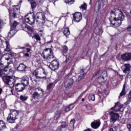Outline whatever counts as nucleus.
Wrapping results in <instances>:
<instances>
[{
    "label": "nucleus",
    "mask_w": 131,
    "mask_h": 131,
    "mask_svg": "<svg viewBox=\"0 0 131 131\" xmlns=\"http://www.w3.org/2000/svg\"><path fill=\"white\" fill-rule=\"evenodd\" d=\"M54 52L51 48H47L42 52L41 56L47 63H51L52 61L55 60V56H54Z\"/></svg>",
    "instance_id": "4"
},
{
    "label": "nucleus",
    "mask_w": 131,
    "mask_h": 131,
    "mask_svg": "<svg viewBox=\"0 0 131 131\" xmlns=\"http://www.w3.org/2000/svg\"><path fill=\"white\" fill-rule=\"evenodd\" d=\"M10 32H11V34L14 36V35H15L16 33H17V31L14 29H13L11 28Z\"/></svg>",
    "instance_id": "43"
},
{
    "label": "nucleus",
    "mask_w": 131,
    "mask_h": 131,
    "mask_svg": "<svg viewBox=\"0 0 131 131\" xmlns=\"http://www.w3.org/2000/svg\"><path fill=\"white\" fill-rule=\"evenodd\" d=\"M64 2L68 5H72L74 3V0H65Z\"/></svg>",
    "instance_id": "44"
},
{
    "label": "nucleus",
    "mask_w": 131,
    "mask_h": 131,
    "mask_svg": "<svg viewBox=\"0 0 131 131\" xmlns=\"http://www.w3.org/2000/svg\"><path fill=\"white\" fill-rule=\"evenodd\" d=\"M59 66H60V63L56 59H53V60L50 62V64L49 65V68L55 71V70H58L59 69Z\"/></svg>",
    "instance_id": "9"
},
{
    "label": "nucleus",
    "mask_w": 131,
    "mask_h": 131,
    "mask_svg": "<svg viewBox=\"0 0 131 131\" xmlns=\"http://www.w3.org/2000/svg\"><path fill=\"white\" fill-rule=\"evenodd\" d=\"M6 128H7L6 123H4V121L0 120V131H5Z\"/></svg>",
    "instance_id": "25"
},
{
    "label": "nucleus",
    "mask_w": 131,
    "mask_h": 131,
    "mask_svg": "<svg viewBox=\"0 0 131 131\" xmlns=\"http://www.w3.org/2000/svg\"><path fill=\"white\" fill-rule=\"evenodd\" d=\"M25 21L26 23L30 24V25H33L35 22V16H34V14H32L29 17H26L25 18Z\"/></svg>",
    "instance_id": "13"
},
{
    "label": "nucleus",
    "mask_w": 131,
    "mask_h": 131,
    "mask_svg": "<svg viewBox=\"0 0 131 131\" xmlns=\"http://www.w3.org/2000/svg\"><path fill=\"white\" fill-rule=\"evenodd\" d=\"M52 42H53V40H50V41H47V43H52Z\"/></svg>",
    "instance_id": "58"
},
{
    "label": "nucleus",
    "mask_w": 131,
    "mask_h": 131,
    "mask_svg": "<svg viewBox=\"0 0 131 131\" xmlns=\"http://www.w3.org/2000/svg\"><path fill=\"white\" fill-rule=\"evenodd\" d=\"M26 48H28L26 49L27 53H29V52H30V51H31V46L30 45H29V44L27 43L26 45Z\"/></svg>",
    "instance_id": "39"
},
{
    "label": "nucleus",
    "mask_w": 131,
    "mask_h": 131,
    "mask_svg": "<svg viewBox=\"0 0 131 131\" xmlns=\"http://www.w3.org/2000/svg\"><path fill=\"white\" fill-rule=\"evenodd\" d=\"M85 131H91V129H90V128H89V129L85 130Z\"/></svg>",
    "instance_id": "64"
},
{
    "label": "nucleus",
    "mask_w": 131,
    "mask_h": 131,
    "mask_svg": "<svg viewBox=\"0 0 131 131\" xmlns=\"http://www.w3.org/2000/svg\"><path fill=\"white\" fill-rule=\"evenodd\" d=\"M79 72L80 73H81V74H82L83 73H85V74H86V73H85V69H80Z\"/></svg>",
    "instance_id": "47"
},
{
    "label": "nucleus",
    "mask_w": 131,
    "mask_h": 131,
    "mask_svg": "<svg viewBox=\"0 0 131 131\" xmlns=\"http://www.w3.org/2000/svg\"><path fill=\"white\" fill-rule=\"evenodd\" d=\"M111 84L110 85L109 82L107 83V86H113V88H116L118 83L117 82V79L116 78H113L111 81Z\"/></svg>",
    "instance_id": "20"
},
{
    "label": "nucleus",
    "mask_w": 131,
    "mask_h": 131,
    "mask_svg": "<svg viewBox=\"0 0 131 131\" xmlns=\"http://www.w3.org/2000/svg\"><path fill=\"white\" fill-rule=\"evenodd\" d=\"M74 82V79L68 77L65 79L64 81V88L66 89H71Z\"/></svg>",
    "instance_id": "7"
},
{
    "label": "nucleus",
    "mask_w": 131,
    "mask_h": 131,
    "mask_svg": "<svg viewBox=\"0 0 131 131\" xmlns=\"http://www.w3.org/2000/svg\"><path fill=\"white\" fill-rule=\"evenodd\" d=\"M41 69L42 70V73L43 74V76H37L38 75V74L36 72H34L33 75H35L37 79H43L44 80H46V79H47V75H48V72H47V71H46V70H45V69H43V68H41Z\"/></svg>",
    "instance_id": "10"
},
{
    "label": "nucleus",
    "mask_w": 131,
    "mask_h": 131,
    "mask_svg": "<svg viewBox=\"0 0 131 131\" xmlns=\"http://www.w3.org/2000/svg\"><path fill=\"white\" fill-rule=\"evenodd\" d=\"M7 120L9 123H15L16 121V120L10 115H8Z\"/></svg>",
    "instance_id": "29"
},
{
    "label": "nucleus",
    "mask_w": 131,
    "mask_h": 131,
    "mask_svg": "<svg viewBox=\"0 0 131 131\" xmlns=\"http://www.w3.org/2000/svg\"><path fill=\"white\" fill-rule=\"evenodd\" d=\"M26 68H27V67L25 66L24 63H21L19 64V65L18 66L17 69L18 71H20L21 72H23L26 70Z\"/></svg>",
    "instance_id": "23"
},
{
    "label": "nucleus",
    "mask_w": 131,
    "mask_h": 131,
    "mask_svg": "<svg viewBox=\"0 0 131 131\" xmlns=\"http://www.w3.org/2000/svg\"><path fill=\"white\" fill-rule=\"evenodd\" d=\"M74 123H75V120H71L70 123V126H71V127H73V128H74Z\"/></svg>",
    "instance_id": "40"
},
{
    "label": "nucleus",
    "mask_w": 131,
    "mask_h": 131,
    "mask_svg": "<svg viewBox=\"0 0 131 131\" xmlns=\"http://www.w3.org/2000/svg\"><path fill=\"white\" fill-rule=\"evenodd\" d=\"M6 48L5 49V51L9 52L10 51V43L8 42V41H6Z\"/></svg>",
    "instance_id": "37"
},
{
    "label": "nucleus",
    "mask_w": 131,
    "mask_h": 131,
    "mask_svg": "<svg viewBox=\"0 0 131 131\" xmlns=\"http://www.w3.org/2000/svg\"><path fill=\"white\" fill-rule=\"evenodd\" d=\"M0 77H2L4 82L8 84L10 89L14 88V85L16 83V78L10 76H5V70L4 69H0Z\"/></svg>",
    "instance_id": "2"
},
{
    "label": "nucleus",
    "mask_w": 131,
    "mask_h": 131,
    "mask_svg": "<svg viewBox=\"0 0 131 131\" xmlns=\"http://www.w3.org/2000/svg\"><path fill=\"white\" fill-rule=\"evenodd\" d=\"M83 17L85 18V19H88V15L84 13Z\"/></svg>",
    "instance_id": "53"
},
{
    "label": "nucleus",
    "mask_w": 131,
    "mask_h": 131,
    "mask_svg": "<svg viewBox=\"0 0 131 131\" xmlns=\"http://www.w3.org/2000/svg\"><path fill=\"white\" fill-rule=\"evenodd\" d=\"M94 76H98L97 80L99 83L105 82V81H106L107 79H108V74H107V72L106 71L103 72L100 76L99 72L97 71L95 73Z\"/></svg>",
    "instance_id": "6"
},
{
    "label": "nucleus",
    "mask_w": 131,
    "mask_h": 131,
    "mask_svg": "<svg viewBox=\"0 0 131 131\" xmlns=\"http://www.w3.org/2000/svg\"><path fill=\"white\" fill-rule=\"evenodd\" d=\"M4 58L7 61V64H12L13 60H12V55L7 53L4 55Z\"/></svg>",
    "instance_id": "19"
},
{
    "label": "nucleus",
    "mask_w": 131,
    "mask_h": 131,
    "mask_svg": "<svg viewBox=\"0 0 131 131\" xmlns=\"http://www.w3.org/2000/svg\"><path fill=\"white\" fill-rule=\"evenodd\" d=\"M13 21L10 23V26H11V29H15L16 27L18 25V22L17 21L14 20L13 23H12Z\"/></svg>",
    "instance_id": "31"
},
{
    "label": "nucleus",
    "mask_w": 131,
    "mask_h": 131,
    "mask_svg": "<svg viewBox=\"0 0 131 131\" xmlns=\"http://www.w3.org/2000/svg\"><path fill=\"white\" fill-rule=\"evenodd\" d=\"M18 49H21L22 50H24V49H25V47H18Z\"/></svg>",
    "instance_id": "62"
},
{
    "label": "nucleus",
    "mask_w": 131,
    "mask_h": 131,
    "mask_svg": "<svg viewBox=\"0 0 131 131\" xmlns=\"http://www.w3.org/2000/svg\"><path fill=\"white\" fill-rule=\"evenodd\" d=\"M63 34L66 36V37H69L70 35V31L69 30V28H66L63 31Z\"/></svg>",
    "instance_id": "30"
},
{
    "label": "nucleus",
    "mask_w": 131,
    "mask_h": 131,
    "mask_svg": "<svg viewBox=\"0 0 131 131\" xmlns=\"http://www.w3.org/2000/svg\"><path fill=\"white\" fill-rule=\"evenodd\" d=\"M60 116H61V112L60 111L56 112L55 114V119L56 120L59 119V118H60Z\"/></svg>",
    "instance_id": "36"
},
{
    "label": "nucleus",
    "mask_w": 131,
    "mask_h": 131,
    "mask_svg": "<svg viewBox=\"0 0 131 131\" xmlns=\"http://www.w3.org/2000/svg\"><path fill=\"white\" fill-rule=\"evenodd\" d=\"M69 108H70V109L71 110H72V109H73V108H74V103L71 104L69 106Z\"/></svg>",
    "instance_id": "48"
},
{
    "label": "nucleus",
    "mask_w": 131,
    "mask_h": 131,
    "mask_svg": "<svg viewBox=\"0 0 131 131\" xmlns=\"http://www.w3.org/2000/svg\"><path fill=\"white\" fill-rule=\"evenodd\" d=\"M28 53L29 52L24 53V57H29V54H28Z\"/></svg>",
    "instance_id": "50"
},
{
    "label": "nucleus",
    "mask_w": 131,
    "mask_h": 131,
    "mask_svg": "<svg viewBox=\"0 0 131 131\" xmlns=\"http://www.w3.org/2000/svg\"><path fill=\"white\" fill-rule=\"evenodd\" d=\"M10 116L12 117L15 120L18 118L19 115V112L16 110H11L10 113L9 114Z\"/></svg>",
    "instance_id": "17"
},
{
    "label": "nucleus",
    "mask_w": 131,
    "mask_h": 131,
    "mask_svg": "<svg viewBox=\"0 0 131 131\" xmlns=\"http://www.w3.org/2000/svg\"><path fill=\"white\" fill-rule=\"evenodd\" d=\"M59 126L61 127V128H67V126H68V123L66 122V121L62 122L61 126Z\"/></svg>",
    "instance_id": "34"
},
{
    "label": "nucleus",
    "mask_w": 131,
    "mask_h": 131,
    "mask_svg": "<svg viewBox=\"0 0 131 131\" xmlns=\"http://www.w3.org/2000/svg\"><path fill=\"white\" fill-rule=\"evenodd\" d=\"M62 53H63V54H67L68 52V47L66 45H64L62 46Z\"/></svg>",
    "instance_id": "35"
},
{
    "label": "nucleus",
    "mask_w": 131,
    "mask_h": 131,
    "mask_svg": "<svg viewBox=\"0 0 131 131\" xmlns=\"http://www.w3.org/2000/svg\"><path fill=\"white\" fill-rule=\"evenodd\" d=\"M114 128L115 129L116 131L117 130V127H114Z\"/></svg>",
    "instance_id": "63"
},
{
    "label": "nucleus",
    "mask_w": 131,
    "mask_h": 131,
    "mask_svg": "<svg viewBox=\"0 0 131 131\" xmlns=\"http://www.w3.org/2000/svg\"><path fill=\"white\" fill-rule=\"evenodd\" d=\"M88 8V5L85 3H84L83 4L81 5L80 7V9H82V10L85 11L86 10V8Z\"/></svg>",
    "instance_id": "38"
},
{
    "label": "nucleus",
    "mask_w": 131,
    "mask_h": 131,
    "mask_svg": "<svg viewBox=\"0 0 131 131\" xmlns=\"http://www.w3.org/2000/svg\"><path fill=\"white\" fill-rule=\"evenodd\" d=\"M53 85H54V83H50L47 86V90H51L53 88Z\"/></svg>",
    "instance_id": "45"
},
{
    "label": "nucleus",
    "mask_w": 131,
    "mask_h": 131,
    "mask_svg": "<svg viewBox=\"0 0 131 131\" xmlns=\"http://www.w3.org/2000/svg\"><path fill=\"white\" fill-rule=\"evenodd\" d=\"M32 98L33 100H36L37 103L39 102V99H40V95L37 93H36L35 91L34 92L33 94L32 95Z\"/></svg>",
    "instance_id": "24"
},
{
    "label": "nucleus",
    "mask_w": 131,
    "mask_h": 131,
    "mask_svg": "<svg viewBox=\"0 0 131 131\" xmlns=\"http://www.w3.org/2000/svg\"><path fill=\"white\" fill-rule=\"evenodd\" d=\"M33 36L35 39L37 40V41L39 40V41H40V37L39 35H38V34H34Z\"/></svg>",
    "instance_id": "41"
},
{
    "label": "nucleus",
    "mask_w": 131,
    "mask_h": 131,
    "mask_svg": "<svg viewBox=\"0 0 131 131\" xmlns=\"http://www.w3.org/2000/svg\"><path fill=\"white\" fill-rule=\"evenodd\" d=\"M124 68L123 70V72L125 73L124 76H126V78H128L130 76V64L129 63H124Z\"/></svg>",
    "instance_id": "8"
},
{
    "label": "nucleus",
    "mask_w": 131,
    "mask_h": 131,
    "mask_svg": "<svg viewBox=\"0 0 131 131\" xmlns=\"http://www.w3.org/2000/svg\"><path fill=\"white\" fill-rule=\"evenodd\" d=\"M34 91L35 93L39 94L40 96V95H41V94H42V95H43V93H45V91H43L42 89H41V88H36L35 89Z\"/></svg>",
    "instance_id": "28"
},
{
    "label": "nucleus",
    "mask_w": 131,
    "mask_h": 131,
    "mask_svg": "<svg viewBox=\"0 0 131 131\" xmlns=\"http://www.w3.org/2000/svg\"><path fill=\"white\" fill-rule=\"evenodd\" d=\"M109 131H115L114 129H113V128H110Z\"/></svg>",
    "instance_id": "60"
},
{
    "label": "nucleus",
    "mask_w": 131,
    "mask_h": 131,
    "mask_svg": "<svg viewBox=\"0 0 131 131\" xmlns=\"http://www.w3.org/2000/svg\"><path fill=\"white\" fill-rule=\"evenodd\" d=\"M69 58H67L66 60V63H68V62H69Z\"/></svg>",
    "instance_id": "56"
},
{
    "label": "nucleus",
    "mask_w": 131,
    "mask_h": 131,
    "mask_svg": "<svg viewBox=\"0 0 131 131\" xmlns=\"http://www.w3.org/2000/svg\"><path fill=\"white\" fill-rule=\"evenodd\" d=\"M21 83L23 84V85H24V86L26 88V86H28L29 85V78L28 77H26L24 78L21 81Z\"/></svg>",
    "instance_id": "22"
},
{
    "label": "nucleus",
    "mask_w": 131,
    "mask_h": 131,
    "mask_svg": "<svg viewBox=\"0 0 131 131\" xmlns=\"http://www.w3.org/2000/svg\"><path fill=\"white\" fill-rule=\"evenodd\" d=\"M3 45V41L2 40V39L0 38V47Z\"/></svg>",
    "instance_id": "55"
},
{
    "label": "nucleus",
    "mask_w": 131,
    "mask_h": 131,
    "mask_svg": "<svg viewBox=\"0 0 131 131\" xmlns=\"http://www.w3.org/2000/svg\"><path fill=\"white\" fill-rule=\"evenodd\" d=\"M125 87L126 86H125V82L123 86L122 90L120 93V95L119 96V99H120L121 97H122L123 96H125V95L126 94V93L125 92Z\"/></svg>",
    "instance_id": "27"
},
{
    "label": "nucleus",
    "mask_w": 131,
    "mask_h": 131,
    "mask_svg": "<svg viewBox=\"0 0 131 131\" xmlns=\"http://www.w3.org/2000/svg\"><path fill=\"white\" fill-rule=\"evenodd\" d=\"M25 28L28 29V30H29V31H30V32H33V29L31 27H29V26L28 25H26Z\"/></svg>",
    "instance_id": "42"
},
{
    "label": "nucleus",
    "mask_w": 131,
    "mask_h": 131,
    "mask_svg": "<svg viewBox=\"0 0 131 131\" xmlns=\"http://www.w3.org/2000/svg\"><path fill=\"white\" fill-rule=\"evenodd\" d=\"M14 86H15L16 92L19 93H20V92H23V91L25 90V86L21 83H17L16 84H15L14 83Z\"/></svg>",
    "instance_id": "14"
},
{
    "label": "nucleus",
    "mask_w": 131,
    "mask_h": 131,
    "mask_svg": "<svg viewBox=\"0 0 131 131\" xmlns=\"http://www.w3.org/2000/svg\"><path fill=\"white\" fill-rule=\"evenodd\" d=\"M119 77L120 78V79H121V80H123V75L119 74Z\"/></svg>",
    "instance_id": "52"
},
{
    "label": "nucleus",
    "mask_w": 131,
    "mask_h": 131,
    "mask_svg": "<svg viewBox=\"0 0 131 131\" xmlns=\"http://www.w3.org/2000/svg\"><path fill=\"white\" fill-rule=\"evenodd\" d=\"M124 18V14L119 9H114L111 11L110 21L113 26L116 27L120 26Z\"/></svg>",
    "instance_id": "1"
},
{
    "label": "nucleus",
    "mask_w": 131,
    "mask_h": 131,
    "mask_svg": "<svg viewBox=\"0 0 131 131\" xmlns=\"http://www.w3.org/2000/svg\"><path fill=\"white\" fill-rule=\"evenodd\" d=\"M127 128H128L129 130H131V124H127Z\"/></svg>",
    "instance_id": "49"
},
{
    "label": "nucleus",
    "mask_w": 131,
    "mask_h": 131,
    "mask_svg": "<svg viewBox=\"0 0 131 131\" xmlns=\"http://www.w3.org/2000/svg\"><path fill=\"white\" fill-rule=\"evenodd\" d=\"M110 115L111 116V121L114 123L116 120L119 119V115L118 113H116L114 112H110Z\"/></svg>",
    "instance_id": "11"
},
{
    "label": "nucleus",
    "mask_w": 131,
    "mask_h": 131,
    "mask_svg": "<svg viewBox=\"0 0 131 131\" xmlns=\"http://www.w3.org/2000/svg\"><path fill=\"white\" fill-rule=\"evenodd\" d=\"M36 18H37L36 19L37 24H42V25L47 27H51L52 23L51 21L48 20L43 12H37L36 14Z\"/></svg>",
    "instance_id": "3"
},
{
    "label": "nucleus",
    "mask_w": 131,
    "mask_h": 131,
    "mask_svg": "<svg viewBox=\"0 0 131 131\" xmlns=\"http://www.w3.org/2000/svg\"><path fill=\"white\" fill-rule=\"evenodd\" d=\"M101 125V122L100 121H96V122H92L91 124V127L94 129H97Z\"/></svg>",
    "instance_id": "21"
},
{
    "label": "nucleus",
    "mask_w": 131,
    "mask_h": 131,
    "mask_svg": "<svg viewBox=\"0 0 131 131\" xmlns=\"http://www.w3.org/2000/svg\"><path fill=\"white\" fill-rule=\"evenodd\" d=\"M123 107V105L120 103L119 102H117L115 103L114 107L111 108L112 110H114L115 112H118L120 111V109H121Z\"/></svg>",
    "instance_id": "16"
},
{
    "label": "nucleus",
    "mask_w": 131,
    "mask_h": 131,
    "mask_svg": "<svg viewBox=\"0 0 131 131\" xmlns=\"http://www.w3.org/2000/svg\"><path fill=\"white\" fill-rule=\"evenodd\" d=\"M70 110H71L70 107L69 106H67L66 108V112H69V111H70Z\"/></svg>",
    "instance_id": "51"
},
{
    "label": "nucleus",
    "mask_w": 131,
    "mask_h": 131,
    "mask_svg": "<svg viewBox=\"0 0 131 131\" xmlns=\"http://www.w3.org/2000/svg\"><path fill=\"white\" fill-rule=\"evenodd\" d=\"M2 92H3V89L0 88V95H2Z\"/></svg>",
    "instance_id": "57"
},
{
    "label": "nucleus",
    "mask_w": 131,
    "mask_h": 131,
    "mask_svg": "<svg viewBox=\"0 0 131 131\" xmlns=\"http://www.w3.org/2000/svg\"><path fill=\"white\" fill-rule=\"evenodd\" d=\"M28 99V97L27 95H20L19 97V99L20 101H23V102H25V101H27Z\"/></svg>",
    "instance_id": "32"
},
{
    "label": "nucleus",
    "mask_w": 131,
    "mask_h": 131,
    "mask_svg": "<svg viewBox=\"0 0 131 131\" xmlns=\"http://www.w3.org/2000/svg\"><path fill=\"white\" fill-rule=\"evenodd\" d=\"M28 2L30 4L31 7L33 10V9H35L36 8V6H37V4H36V2L34 0H28Z\"/></svg>",
    "instance_id": "26"
},
{
    "label": "nucleus",
    "mask_w": 131,
    "mask_h": 131,
    "mask_svg": "<svg viewBox=\"0 0 131 131\" xmlns=\"http://www.w3.org/2000/svg\"><path fill=\"white\" fill-rule=\"evenodd\" d=\"M9 12V16L10 18V23L14 21V19L17 18V15L20 12V7L18 6H14L12 10L8 9Z\"/></svg>",
    "instance_id": "5"
},
{
    "label": "nucleus",
    "mask_w": 131,
    "mask_h": 131,
    "mask_svg": "<svg viewBox=\"0 0 131 131\" xmlns=\"http://www.w3.org/2000/svg\"><path fill=\"white\" fill-rule=\"evenodd\" d=\"M13 36H14L13 35H12V33L10 32H9L8 33V35L7 37V39H10V38H12V37H13Z\"/></svg>",
    "instance_id": "46"
},
{
    "label": "nucleus",
    "mask_w": 131,
    "mask_h": 131,
    "mask_svg": "<svg viewBox=\"0 0 131 131\" xmlns=\"http://www.w3.org/2000/svg\"><path fill=\"white\" fill-rule=\"evenodd\" d=\"M88 99L89 100V101H95V99H96V97L95 96V95L94 94H90L88 96Z\"/></svg>",
    "instance_id": "33"
},
{
    "label": "nucleus",
    "mask_w": 131,
    "mask_h": 131,
    "mask_svg": "<svg viewBox=\"0 0 131 131\" xmlns=\"http://www.w3.org/2000/svg\"><path fill=\"white\" fill-rule=\"evenodd\" d=\"M0 66L2 67V68H5V67H4V64L3 63H0Z\"/></svg>",
    "instance_id": "59"
},
{
    "label": "nucleus",
    "mask_w": 131,
    "mask_h": 131,
    "mask_svg": "<svg viewBox=\"0 0 131 131\" xmlns=\"http://www.w3.org/2000/svg\"><path fill=\"white\" fill-rule=\"evenodd\" d=\"M86 92V91H84L83 93H82V94H81L80 96H83V95L85 94Z\"/></svg>",
    "instance_id": "54"
},
{
    "label": "nucleus",
    "mask_w": 131,
    "mask_h": 131,
    "mask_svg": "<svg viewBox=\"0 0 131 131\" xmlns=\"http://www.w3.org/2000/svg\"><path fill=\"white\" fill-rule=\"evenodd\" d=\"M53 2H54V3H53V4H54V5H55V2H57V1H59V0H52Z\"/></svg>",
    "instance_id": "61"
},
{
    "label": "nucleus",
    "mask_w": 131,
    "mask_h": 131,
    "mask_svg": "<svg viewBox=\"0 0 131 131\" xmlns=\"http://www.w3.org/2000/svg\"><path fill=\"white\" fill-rule=\"evenodd\" d=\"M121 58L123 61H129L131 60V53L128 52L122 54Z\"/></svg>",
    "instance_id": "15"
},
{
    "label": "nucleus",
    "mask_w": 131,
    "mask_h": 131,
    "mask_svg": "<svg viewBox=\"0 0 131 131\" xmlns=\"http://www.w3.org/2000/svg\"><path fill=\"white\" fill-rule=\"evenodd\" d=\"M85 75V73L78 74L76 75L75 77H73V79H75V78H76L75 80L76 82H79L81 79H83V78H84Z\"/></svg>",
    "instance_id": "18"
},
{
    "label": "nucleus",
    "mask_w": 131,
    "mask_h": 131,
    "mask_svg": "<svg viewBox=\"0 0 131 131\" xmlns=\"http://www.w3.org/2000/svg\"><path fill=\"white\" fill-rule=\"evenodd\" d=\"M73 15V18L75 22H80L81 21V19H82V14L80 12H76Z\"/></svg>",
    "instance_id": "12"
}]
</instances>
